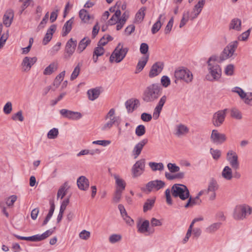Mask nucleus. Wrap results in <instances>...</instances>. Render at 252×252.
Returning <instances> with one entry per match:
<instances>
[{
    "mask_svg": "<svg viewBox=\"0 0 252 252\" xmlns=\"http://www.w3.org/2000/svg\"><path fill=\"white\" fill-rule=\"evenodd\" d=\"M171 193L174 197H179L182 200H185L189 197V191L187 186L183 184H174L171 190L167 189L165 191L166 201L170 205L172 204Z\"/></svg>",
    "mask_w": 252,
    "mask_h": 252,
    "instance_id": "f257e3e1",
    "label": "nucleus"
},
{
    "mask_svg": "<svg viewBox=\"0 0 252 252\" xmlns=\"http://www.w3.org/2000/svg\"><path fill=\"white\" fill-rule=\"evenodd\" d=\"M161 88L159 84H152L144 90L142 99L146 102H152L157 100L161 94Z\"/></svg>",
    "mask_w": 252,
    "mask_h": 252,
    "instance_id": "f03ea898",
    "label": "nucleus"
},
{
    "mask_svg": "<svg viewBox=\"0 0 252 252\" xmlns=\"http://www.w3.org/2000/svg\"><path fill=\"white\" fill-rule=\"evenodd\" d=\"M214 62H219V58L217 56H212L209 59L207 63L208 70L211 76L207 75L206 79L209 81L218 80L221 76V70L220 66Z\"/></svg>",
    "mask_w": 252,
    "mask_h": 252,
    "instance_id": "7ed1b4c3",
    "label": "nucleus"
},
{
    "mask_svg": "<svg viewBox=\"0 0 252 252\" xmlns=\"http://www.w3.org/2000/svg\"><path fill=\"white\" fill-rule=\"evenodd\" d=\"M128 51L127 47L124 48L123 44L119 43L110 56V62H115L117 63L121 62L126 57Z\"/></svg>",
    "mask_w": 252,
    "mask_h": 252,
    "instance_id": "20e7f679",
    "label": "nucleus"
},
{
    "mask_svg": "<svg viewBox=\"0 0 252 252\" xmlns=\"http://www.w3.org/2000/svg\"><path fill=\"white\" fill-rule=\"evenodd\" d=\"M238 46L237 41H234L229 43L223 50L219 58V62L220 63L223 61L231 57L234 54Z\"/></svg>",
    "mask_w": 252,
    "mask_h": 252,
    "instance_id": "39448f33",
    "label": "nucleus"
},
{
    "mask_svg": "<svg viewBox=\"0 0 252 252\" xmlns=\"http://www.w3.org/2000/svg\"><path fill=\"white\" fill-rule=\"evenodd\" d=\"M219 186L217 180L214 178H212L209 180L207 189L201 190L204 194H208L209 192L211 194L209 196L210 200H214L216 197V191L219 189Z\"/></svg>",
    "mask_w": 252,
    "mask_h": 252,
    "instance_id": "423d86ee",
    "label": "nucleus"
},
{
    "mask_svg": "<svg viewBox=\"0 0 252 252\" xmlns=\"http://www.w3.org/2000/svg\"><path fill=\"white\" fill-rule=\"evenodd\" d=\"M174 75L176 79L183 80L187 83L191 82L193 79V75L191 72L187 68L176 70Z\"/></svg>",
    "mask_w": 252,
    "mask_h": 252,
    "instance_id": "0eeeda50",
    "label": "nucleus"
},
{
    "mask_svg": "<svg viewBox=\"0 0 252 252\" xmlns=\"http://www.w3.org/2000/svg\"><path fill=\"white\" fill-rule=\"evenodd\" d=\"M165 186V183L158 180H156L148 182L145 187H142L141 189L143 192L150 193L152 190H155L156 191L163 188Z\"/></svg>",
    "mask_w": 252,
    "mask_h": 252,
    "instance_id": "6e6552de",
    "label": "nucleus"
},
{
    "mask_svg": "<svg viewBox=\"0 0 252 252\" xmlns=\"http://www.w3.org/2000/svg\"><path fill=\"white\" fill-rule=\"evenodd\" d=\"M53 231L52 230H48L42 234H37L29 237L20 236L16 234H13V235L19 240L37 242L45 239L51 235Z\"/></svg>",
    "mask_w": 252,
    "mask_h": 252,
    "instance_id": "1a4fd4ad",
    "label": "nucleus"
},
{
    "mask_svg": "<svg viewBox=\"0 0 252 252\" xmlns=\"http://www.w3.org/2000/svg\"><path fill=\"white\" fill-rule=\"evenodd\" d=\"M227 111V109H224L222 110H219L213 114L212 122L215 126L219 127L223 124Z\"/></svg>",
    "mask_w": 252,
    "mask_h": 252,
    "instance_id": "9d476101",
    "label": "nucleus"
},
{
    "mask_svg": "<svg viewBox=\"0 0 252 252\" xmlns=\"http://www.w3.org/2000/svg\"><path fill=\"white\" fill-rule=\"evenodd\" d=\"M145 166V159H141L137 161L131 169L133 177L135 178L140 176L144 171Z\"/></svg>",
    "mask_w": 252,
    "mask_h": 252,
    "instance_id": "9b49d317",
    "label": "nucleus"
},
{
    "mask_svg": "<svg viewBox=\"0 0 252 252\" xmlns=\"http://www.w3.org/2000/svg\"><path fill=\"white\" fill-rule=\"evenodd\" d=\"M77 45V40L70 38L66 43L64 58L68 59L75 52Z\"/></svg>",
    "mask_w": 252,
    "mask_h": 252,
    "instance_id": "f8f14e48",
    "label": "nucleus"
},
{
    "mask_svg": "<svg viewBox=\"0 0 252 252\" xmlns=\"http://www.w3.org/2000/svg\"><path fill=\"white\" fill-rule=\"evenodd\" d=\"M247 213L246 207L243 205L236 206L233 211V217L235 220H240L245 218Z\"/></svg>",
    "mask_w": 252,
    "mask_h": 252,
    "instance_id": "ddd939ff",
    "label": "nucleus"
},
{
    "mask_svg": "<svg viewBox=\"0 0 252 252\" xmlns=\"http://www.w3.org/2000/svg\"><path fill=\"white\" fill-rule=\"evenodd\" d=\"M36 57H25L22 62L21 65L23 71L28 72L30 70L32 66L36 62Z\"/></svg>",
    "mask_w": 252,
    "mask_h": 252,
    "instance_id": "4468645a",
    "label": "nucleus"
},
{
    "mask_svg": "<svg viewBox=\"0 0 252 252\" xmlns=\"http://www.w3.org/2000/svg\"><path fill=\"white\" fill-rule=\"evenodd\" d=\"M210 138L213 143L216 144H221L226 140L225 135L219 133L216 129L212 130Z\"/></svg>",
    "mask_w": 252,
    "mask_h": 252,
    "instance_id": "2eb2a0df",
    "label": "nucleus"
},
{
    "mask_svg": "<svg viewBox=\"0 0 252 252\" xmlns=\"http://www.w3.org/2000/svg\"><path fill=\"white\" fill-rule=\"evenodd\" d=\"M238 157L236 153L233 151H229L227 154V159L231 167L234 169L239 168Z\"/></svg>",
    "mask_w": 252,
    "mask_h": 252,
    "instance_id": "dca6fc26",
    "label": "nucleus"
},
{
    "mask_svg": "<svg viewBox=\"0 0 252 252\" xmlns=\"http://www.w3.org/2000/svg\"><path fill=\"white\" fill-rule=\"evenodd\" d=\"M148 139H144L137 143L132 151V155L134 159H136L141 154L144 146L147 143Z\"/></svg>",
    "mask_w": 252,
    "mask_h": 252,
    "instance_id": "f3484780",
    "label": "nucleus"
},
{
    "mask_svg": "<svg viewBox=\"0 0 252 252\" xmlns=\"http://www.w3.org/2000/svg\"><path fill=\"white\" fill-rule=\"evenodd\" d=\"M204 194L203 193L202 190H200L197 194L196 197L192 198L190 195L189 197L188 198V202L185 205H184V207L186 208H188L189 207H191L194 205H200L202 201L200 199V197L204 195Z\"/></svg>",
    "mask_w": 252,
    "mask_h": 252,
    "instance_id": "a211bd4d",
    "label": "nucleus"
},
{
    "mask_svg": "<svg viewBox=\"0 0 252 252\" xmlns=\"http://www.w3.org/2000/svg\"><path fill=\"white\" fill-rule=\"evenodd\" d=\"M164 67V63L162 62H157L152 66L149 72V76L153 78L158 75L162 70Z\"/></svg>",
    "mask_w": 252,
    "mask_h": 252,
    "instance_id": "6ab92c4d",
    "label": "nucleus"
},
{
    "mask_svg": "<svg viewBox=\"0 0 252 252\" xmlns=\"http://www.w3.org/2000/svg\"><path fill=\"white\" fill-rule=\"evenodd\" d=\"M205 1L204 0H199L198 3L194 5L191 14L190 19L193 20L196 18L201 12L202 8L205 4Z\"/></svg>",
    "mask_w": 252,
    "mask_h": 252,
    "instance_id": "aec40b11",
    "label": "nucleus"
},
{
    "mask_svg": "<svg viewBox=\"0 0 252 252\" xmlns=\"http://www.w3.org/2000/svg\"><path fill=\"white\" fill-rule=\"evenodd\" d=\"M14 18V11L13 10L8 9L3 17V23L6 27H9L12 24Z\"/></svg>",
    "mask_w": 252,
    "mask_h": 252,
    "instance_id": "412c9836",
    "label": "nucleus"
},
{
    "mask_svg": "<svg viewBox=\"0 0 252 252\" xmlns=\"http://www.w3.org/2000/svg\"><path fill=\"white\" fill-rule=\"evenodd\" d=\"M77 184L80 190H87L89 187V181L85 176H81L77 179Z\"/></svg>",
    "mask_w": 252,
    "mask_h": 252,
    "instance_id": "4be33fe9",
    "label": "nucleus"
},
{
    "mask_svg": "<svg viewBox=\"0 0 252 252\" xmlns=\"http://www.w3.org/2000/svg\"><path fill=\"white\" fill-rule=\"evenodd\" d=\"M57 26L55 25H52L48 29L47 32L43 39L42 43L46 45L52 39L54 32L56 31Z\"/></svg>",
    "mask_w": 252,
    "mask_h": 252,
    "instance_id": "5701e85b",
    "label": "nucleus"
},
{
    "mask_svg": "<svg viewBox=\"0 0 252 252\" xmlns=\"http://www.w3.org/2000/svg\"><path fill=\"white\" fill-rule=\"evenodd\" d=\"M113 177L115 180V182L116 184V190H119L121 191H123L126 186V183L125 181L122 178L120 177V176L117 174H114Z\"/></svg>",
    "mask_w": 252,
    "mask_h": 252,
    "instance_id": "b1692460",
    "label": "nucleus"
},
{
    "mask_svg": "<svg viewBox=\"0 0 252 252\" xmlns=\"http://www.w3.org/2000/svg\"><path fill=\"white\" fill-rule=\"evenodd\" d=\"M189 132V128L185 125L179 124L176 126L175 135L178 137L184 136Z\"/></svg>",
    "mask_w": 252,
    "mask_h": 252,
    "instance_id": "393cba45",
    "label": "nucleus"
},
{
    "mask_svg": "<svg viewBox=\"0 0 252 252\" xmlns=\"http://www.w3.org/2000/svg\"><path fill=\"white\" fill-rule=\"evenodd\" d=\"M139 105V101L138 99H129L125 103L126 107L128 112H132Z\"/></svg>",
    "mask_w": 252,
    "mask_h": 252,
    "instance_id": "a878e982",
    "label": "nucleus"
},
{
    "mask_svg": "<svg viewBox=\"0 0 252 252\" xmlns=\"http://www.w3.org/2000/svg\"><path fill=\"white\" fill-rule=\"evenodd\" d=\"M104 53V49L97 45V46L94 49L93 52V60L94 63H96L98 60V57L103 55Z\"/></svg>",
    "mask_w": 252,
    "mask_h": 252,
    "instance_id": "bb28decb",
    "label": "nucleus"
},
{
    "mask_svg": "<svg viewBox=\"0 0 252 252\" xmlns=\"http://www.w3.org/2000/svg\"><path fill=\"white\" fill-rule=\"evenodd\" d=\"M73 23V18L70 19L69 20H68L65 23L63 28V36H66L71 31Z\"/></svg>",
    "mask_w": 252,
    "mask_h": 252,
    "instance_id": "cd10ccee",
    "label": "nucleus"
},
{
    "mask_svg": "<svg viewBox=\"0 0 252 252\" xmlns=\"http://www.w3.org/2000/svg\"><path fill=\"white\" fill-rule=\"evenodd\" d=\"M100 94V90L97 88L89 90L87 92L88 98L90 100L92 101L96 99L99 96Z\"/></svg>",
    "mask_w": 252,
    "mask_h": 252,
    "instance_id": "c85d7f7f",
    "label": "nucleus"
},
{
    "mask_svg": "<svg viewBox=\"0 0 252 252\" xmlns=\"http://www.w3.org/2000/svg\"><path fill=\"white\" fill-rule=\"evenodd\" d=\"M229 29H233L237 31H240L241 30V21L238 18L232 19L229 24Z\"/></svg>",
    "mask_w": 252,
    "mask_h": 252,
    "instance_id": "c756f323",
    "label": "nucleus"
},
{
    "mask_svg": "<svg viewBox=\"0 0 252 252\" xmlns=\"http://www.w3.org/2000/svg\"><path fill=\"white\" fill-rule=\"evenodd\" d=\"M146 10V8L145 7H141L138 11L137 12L135 17V23H141L144 19V18L145 16V11Z\"/></svg>",
    "mask_w": 252,
    "mask_h": 252,
    "instance_id": "7c9ffc66",
    "label": "nucleus"
},
{
    "mask_svg": "<svg viewBox=\"0 0 252 252\" xmlns=\"http://www.w3.org/2000/svg\"><path fill=\"white\" fill-rule=\"evenodd\" d=\"M149 221L148 220H144L142 223L139 222L137 224L138 231L141 233H145L148 231Z\"/></svg>",
    "mask_w": 252,
    "mask_h": 252,
    "instance_id": "2f4dec72",
    "label": "nucleus"
},
{
    "mask_svg": "<svg viewBox=\"0 0 252 252\" xmlns=\"http://www.w3.org/2000/svg\"><path fill=\"white\" fill-rule=\"evenodd\" d=\"M91 40L89 38L84 37L79 43L77 50L79 53L84 51L87 46L90 43Z\"/></svg>",
    "mask_w": 252,
    "mask_h": 252,
    "instance_id": "473e14b6",
    "label": "nucleus"
},
{
    "mask_svg": "<svg viewBox=\"0 0 252 252\" xmlns=\"http://www.w3.org/2000/svg\"><path fill=\"white\" fill-rule=\"evenodd\" d=\"M149 59V56H147L146 57H143L138 62L136 70L137 71L136 73H138L141 71L146 65Z\"/></svg>",
    "mask_w": 252,
    "mask_h": 252,
    "instance_id": "72a5a7b5",
    "label": "nucleus"
},
{
    "mask_svg": "<svg viewBox=\"0 0 252 252\" xmlns=\"http://www.w3.org/2000/svg\"><path fill=\"white\" fill-rule=\"evenodd\" d=\"M119 117H114L107 123L104 124L101 127V130L103 131H106L110 129L113 126V125L117 122Z\"/></svg>",
    "mask_w": 252,
    "mask_h": 252,
    "instance_id": "f704fd0d",
    "label": "nucleus"
},
{
    "mask_svg": "<svg viewBox=\"0 0 252 252\" xmlns=\"http://www.w3.org/2000/svg\"><path fill=\"white\" fill-rule=\"evenodd\" d=\"M221 175L225 179L230 180L233 177L231 169L228 166H225L222 171Z\"/></svg>",
    "mask_w": 252,
    "mask_h": 252,
    "instance_id": "c9c22d12",
    "label": "nucleus"
},
{
    "mask_svg": "<svg viewBox=\"0 0 252 252\" xmlns=\"http://www.w3.org/2000/svg\"><path fill=\"white\" fill-rule=\"evenodd\" d=\"M58 68V63H52L50 64L46 68L44 69L43 74L44 75H50L54 71H55Z\"/></svg>",
    "mask_w": 252,
    "mask_h": 252,
    "instance_id": "e433bc0d",
    "label": "nucleus"
},
{
    "mask_svg": "<svg viewBox=\"0 0 252 252\" xmlns=\"http://www.w3.org/2000/svg\"><path fill=\"white\" fill-rule=\"evenodd\" d=\"M65 71H62L56 77L53 82V86L55 87V88L53 89V91H55L56 89L59 87L61 82L63 80L65 75Z\"/></svg>",
    "mask_w": 252,
    "mask_h": 252,
    "instance_id": "4c0bfd02",
    "label": "nucleus"
},
{
    "mask_svg": "<svg viewBox=\"0 0 252 252\" xmlns=\"http://www.w3.org/2000/svg\"><path fill=\"white\" fill-rule=\"evenodd\" d=\"M121 15V12L120 10H117L114 14L108 21V24L110 25H113L116 24L117 22L119 21Z\"/></svg>",
    "mask_w": 252,
    "mask_h": 252,
    "instance_id": "58836bf2",
    "label": "nucleus"
},
{
    "mask_svg": "<svg viewBox=\"0 0 252 252\" xmlns=\"http://www.w3.org/2000/svg\"><path fill=\"white\" fill-rule=\"evenodd\" d=\"M221 224V223L220 222L214 223L208 226L206 228L205 231L208 233H214L220 228Z\"/></svg>",
    "mask_w": 252,
    "mask_h": 252,
    "instance_id": "ea45409f",
    "label": "nucleus"
},
{
    "mask_svg": "<svg viewBox=\"0 0 252 252\" xmlns=\"http://www.w3.org/2000/svg\"><path fill=\"white\" fill-rule=\"evenodd\" d=\"M68 184L65 182L63 184V186H62L58 190L57 193V198L60 197L62 199L66 194V191L68 189Z\"/></svg>",
    "mask_w": 252,
    "mask_h": 252,
    "instance_id": "a19ab883",
    "label": "nucleus"
},
{
    "mask_svg": "<svg viewBox=\"0 0 252 252\" xmlns=\"http://www.w3.org/2000/svg\"><path fill=\"white\" fill-rule=\"evenodd\" d=\"M149 165L152 170L154 171L157 170L162 171L164 169L163 164L161 162L157 163L154 162H150L149 163Z\"/></svg>",
    "mask_w": 252,
    "mask_h": 252,
    "instance_id": "79ce46f5",
    "label": "nucleus"
},
{
    "mask_svg": "<svg viewBox=\"0 0 252 252\" xmlns=\"http://www.w3.org/2000/svg\"><path fill=\"white\" fill-rule=\"evenodd\" d=\"M162 17V15L160 14L158 17V21L153 25L151 30L153 34H155L157 33L160 29L162 26V24L160 22Z\"/></svg>",
    "mask_w": 252,
    "mask_h": 252,
    "instance_id": "37998d69",
    "label": "nucleus"
},
{
    "mask_svg": "<svg viewBox=\"0 0 252 252\" xmlns=\"http://www.w3.org/2000/svg\"><path fill=\"white\" fill-rule=\"evenodd\" d=\"M155 202V199H148L143 206L144 212H146L147 211L151 210L154 205Z\"/></svg>",
    "mask_w": 252,
    "mask_h": 252,
    "instance_id": "c03bdc74",
    "label": "nucleus"
},
{
    "mask_svg": "<svg viewBox=\"0 0 252 252\" xmlns=\"http://www.w3.org/2000/svg\"><path fill=\"white\" fill-rule=\"evenodd\" d=\"M55 206L54 203L53 202L51 203H50V208L48 214H47L45 219L44 220L43 222V224H42L43 225H45L48 223V222L49 221V220H50V219H51L52 216H53V213L55 210Z\"/></svg>",
    "mask_w": 252,
    "mask_h": 252,
    "instance_id": "a18cd8bd",
    "label": "nucleus"
},
{
    "mask_svg": "<svg viewBox=\"0 0 252 252\" xmlns=\"http://www.w3.org/2000/svg\"><path fill=\"white\" fill-rule=\"evenodd\" d=\"M122 236L121 234H113L109 236L108 240L111 244H115L121 241Z\"/></svg>",
    "mask_w": 252,
    "mask_h": 252,
    "instance_id": "49530a36",
    "label": "nucleus"
},
{
    "mask_svg": "<svg viewBox=\"0 0 252 252\" xmlns=\"http://www.w3.org/2000/svg\"><path fill=\"white\" fill-rule=\"evenodd\" d=\"M79 17L82 21L85 23L88 22L90 18V16L88 12L84 9H82L79 11Z\"/></svg>",
    "mask_w": 252,
    "mask_h": 252,
    "instance_id": "de8ad7c7",
    "label": "nucleus"
},
{
    "mask_svg": "<svg viewBox=\"0 0 252 252\" xmlns=\"http://www.w3.org/2000/svg\"><path fill=\"white\" fill-rule=\"evenodd\" d=\"M82 117V115L81 113L70 110L67 119L72 120H77L81 119Z\"/></svg>",
    "mask_w": 252,
    "mask_h": 252,
    "instance_id": "09e8293b",
    "label": "nucleus"
},
{
    "mask_svg": "<svg viewBox=\"0 0 252 252\" xmlns=\"http://www.w3.org/2000/svg\"><path fill=\"white\" fill-rule=\"evenodd\" d=\"M189 11H187L186 12H184L183 14L182 18L181 20L180 24L179 25V27L180 28H182L184 26L187 22L189 21Z\"/></svg>",
    "mask_w": 252,
    "mask_h": 252,
    "instance_id": "8fccbe9b",
    "label": "nucleus"
},
{
    "mask_svg": "<svg viewBox=\"0 0 252 252\" xmlns=\"http://www.w3.org/2000/svg\"><path fill=\"white\" fill-rule=\"evenodd\" d=\"M230 115L232 118L237 120H241L242 118L241 113L236 108H233L231 110Z\"/></svg>",
    "mask_w": 252,
    "mask_h": 252,
    "instance_id": "3c124183",
    "label": "nucleus"
},
{
    "mask_svg": "<svg viewBox=\"0 0 252 252\" xmlns=\"http://www.w3.org/2000/svg\"><path fill=\"white\" fill-rule=\"evenodd\" d=\"M81 65L82 64L80 63H78L77 65L75 67L70 76L71 80H74L79 75L80 71V67Z\"/></svg>",
    "mask_w": 252,
    "mask_h": 252,
    "instance_id": "603ef678",
    "label": "nucleus"
},
{
    "mask_svg": "<svg viewBox=\"0 0 252 252\" xmlns=\"http://www.w3.org/2000/svg\"><path fill=\"white\" fill-rule=\"evenodd\" d=\"M58 134V129L56 128H53L48 132L47 137L49 139H55L57 137Z\"/></svg>",
    "mask_w": 252,
    "mask_h": 252,
    "instance_id": "864d4df0",
    "label": "nucleus"
},
{
    "mask_svg": "<svg viewBox=\"0 0 252 252\" xmlns=\"http://www.w3.org/2000/svg\"><path fill=\"white\" fill-rule=\"evenodd\" d=\"M146 132L145 127L144 125H139L137 126L135 129V134L138 136H141L143 135Z\"/></svg>",
    "mask_w": 252,
    "mask_h": 252,
    "instance_id": "5fc2aeb1",
    "label": "nucleus"
},
{
    "mask_svg": "<svg viewBox=\"0 0 252 252\" xmlns=\"http://www.w3.org/2000/svg\"><path fill=\"white\" fill-rule=\"evenodd\" d=\"M11 119L13 121L18 120L20 122H23L24 120V118L23 116L22 111L21 110H20L18 112H17L16 113L12 115Z\"/></svg>",
    "mask_w": 252,
    "mask_h": 252,
    "instance_id": "6e6d98bb",
    "label": "nucleus"
},
{
    "mask_svg": "<svg viewBox=\"0 0 252 252\" xmlns=\"http://www.w3.org/2000/svg\"><path fill=\"white\" fill-rule=\"evenodd\" d=\"M232 92L238 94L241 98H245L247 96L246 93L240 87H234Z\"/></svg>",
    "mask_w": 252,
    "mask_h": 252,
    "instance_id": "4d7b16f0",
    "label": "nucleus"
},
{
    "mask_svg": "<svg viewBox=\"0 0 252 252\" xmlns=\"http://www.w3.org/2000/svg\"><path fill=\"white\" fill-rule=\"evenodd\" d=\"M210 151L214 159L218 160L220 158L221 156V152L220 150L211 148Z\"/></svg>",
    "mask_w": 252,
    "mask_h": 252,
    "instance_id": "13d9d810",
    "label": "nucleus"
},
{
    "mask_svg": "<svg viewBox=\"0 0 252 252\" xmlns=\"http://www.w3.org/2000/svg\"><path fill=\"white\" fill-rule=\"evenodd\" d=\"M123 191L119 190H115L113 197V202L115 203L119 202L121 199Z\"/></svg>",
    "mask_w": 252,
    "mask_h": 252,
    "instance_id": "bf43d9fd",
    "label": "nucleus"
},
{
    "mask_svg": "<svg viewBox=\"0 0 252 252\" xmlns=\"http://www.w3.org/2000/svg\"><path fill=\"white\" fill-rule=\"evenodd\" d=\"M12 110V105L11 102L8 101L7 102L4 106L3 107V112L5 114H10Z\"/></svg>",
    "mask_w": 252,
    "mask_h": 252,
    "instance_id": "052dcab7",
    "label": "nucleus"
},
{
    "mask_svg": "<svg viewBox=\"0 0 252 252\" xmlns=\"http://www.w3.org/2000/svg\"><path fill=\"white\" fill-rule=\"evenodd\" d=\"M167 168L172 173H175L180 170V167L175 163H169L167 164Z\"/></svg>",
    "mask_w": 252,
    "mask_h": 252,
    "instance_id": "680f3d73",
    "label": "nucleus"
},
{
    "mask_svg": "<svg viewBox=\"0 0 252 252\" xmlns=\"http://www.w3.org/2000/svg\"><path fill=\"white\" fill-rule=\"evenodd\" d=\"M80 239L83 240H88L91 236V233L89 231L86 230H83L79 234Z\"/></svg>",
    "mask_w": 252,
    "mask_h": 252,
    "instance_id": "e2e57ef3",
    "label": "nucleus"
},
{
    "mask_svg": "<svg viewBox=\"0 0 252 252\" xmlns=\"http://www.w3.org/2000/svg\"><path fill=\"white\" fill-rule=\"evenodd\" d=\"M49 19V12H47L38 26L39 30L44 27Z\"/></svg>",
    "mask_w": 252,
    "mask_h": 252,
    "instance_id": "0e129e2a",
    "label": "nucleus"
},
{
    "mask_svg": "<svg viewBox=\"0 0 252 252\" xmlns=\"http://www.w3.org/2000/svg\"><path fill=\"white\" fill-rule=\"evenodd\" d=\"M234 66L233 64H230L227 65L224 69V72L227 75H232L234 72Z\"/></svg>",
    "mask_w": 252,
    "mask_h": 252,
    "instance_id": "69168bd1",
    "label": "nucleus"
},
{
    "mask_svg": "<svg viewBox=\"0 0 252 252\" xmlns=\"http://www.w3.org/2000/svg\"><path fill=\"white\" fill-rule=\"evenodd\" d=\"M161 83L164 87H167L170 84V80L167 76H163L161 79Z\"/></svg>",
    "mask_w": 252,
    "mask_h": 252,
    "instance_id": "338daca9",
    "label": "nucleus"
},
{
    "mask_svg": "<svg viewBox=\"0 0 252 252\" xmlns=\"http://www.w3.org/2000/svg\"><path fill=\"white\" fill-rule=\"evenodd\" d=\"M16 200L17 196L15 195H11L6 200V204L9 207L12 206Z\"/></svg>",
    "mask_w": 252,
    "mask_h": 252,
    "instance_id": "774afa93",
    "label": "nucleus"
}]
</instances>
